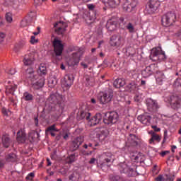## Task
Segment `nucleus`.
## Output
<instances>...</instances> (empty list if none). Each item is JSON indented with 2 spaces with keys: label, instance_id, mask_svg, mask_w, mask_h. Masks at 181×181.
Wrapping results in <instances>:
<instances>
[{
  "label": "nucleus",
  "instance_id": "nucleus-1",
  "mask_svg": "<svg viewBox=\"0 0 181 181\" xmlns=\"http://www.w3.org/2000/svg\"><path fill=\"white\" fill-rule=\"evenodd\" d=\"M97 98L98 101H99L100 104L102 105L109 104V103L112 101V98H114V90L108 88L105 90L100 91L98 94Z\"/></svg>",
  "mask_w": 181,
  "mask_h": 181
},
{
  "label": "nucleus",
  "instance_id": "nucleus-2",
  "mask_svg": "<svg viewBox=\"0 0 181 181\" xmlns=\"http://www.w3.org/2000/svg\"><path fill=\"white\" fill-rule=\"evenodd\" d=\"M118 118H119V116L117 112H107L105 114L103 122L105 125H110L111 127V125H114V124L118 122Z\"/></svg>",
  "mask_w": 181,
  "mask_h": 181
},
{
  "label": "nucleus",
  "instance_id": "nucleus-3",
  "mask_svg": "<svg viewBox=\"0 0 181 181\" xmlns=\"http://www.w3.org/2000/svg\"><path fill=\"white\" fill-rule=\"evenodd\" d=\"M161 22L163 26L165 28L172 26L176 22V13L174 11L167 12L162 16Z\"/></svg>",
  "mask_w": 181,
  "mask_h": 181
},
{
  "label": "nucleus",
  "instance_id": "nucleus-4",
  "mask_svg": "<svg viewBox=\"0 0 181 181\" xmlns=\"http://www.w3.org/2000/svg\"><path fill=\"white\" fill-rule=\"evenodd\" d=\"M159 6H160L159 0H150L146 6V13L148 15H153L158 11Z\"/></svg>",
  "mask_w": 181,
  "mask_h": 181
},
{
  "label": "nucleus",
  "instance_id": "nucleus-5",
  "mask_svg": "<svg viewBox=\"0 0 181 181\" xmlns=\"http://www.w3.org/2000/svg\"><path fill=\"white\" fill-rule=\"evenodd\" d=\"M52 45L55 57H62V54H63V50H64V45L62 43V40L54 38Z\"/></svg>",
  "mask_w": 181,
  "mask_h": 181
},
{
  "label": "nucleus",
  "instance_id": "nucleus-6",
  "mask_svg": "<svg viewBox=\"0 0 181 181\" xmlns=\"http://www.w3.org/2000/svg\"><path fill=\"white\" fill-rule=\"evenodd\" d=\"M88 8L89 9V12L87 15L86 21L88 23H93V22H95V19H97L98 12L95 9V6H94V4H88Z\"/></svg>",
  "mask_w": 181,
  "mask_h": 181
},
{
  "label": "nucleus",
  "instance_id": "nucleus-7",
  "mask_svg": "<svg viewBox=\"0 0 181 181\" xmlns=\"http://www.w3.org/2000/svg\"><path fill=\"white\" fill-rule=\"evenodd\" d=\"M138 6V0H126L123 5V9L126 12H132Z\"/></svg>",
  "mask_w": 181,
  "mask_h": 181
},
{
  "label": "nucleus",
  "instance_id": "nucleus-8",
  "mask_svg": "<svg viewBox=\"0 0 181 181\" xmlns=\"http://www.w3.org/2000/svg\"><path fill=\"white\" fill-rule=\"evenodd\" d=\"M157 69L158 66H156V64H151L150 66H146V69L141 71V75L144 78L149 77L150 76H152L153 73H156L158 71Z\"/></svg>",
  "mask_w": 181,
  "mask_h": 181
},
{
  "label": "nucleus",
  "instance_id": "nucleus-9",
  "mask_svg": "<svg viewBox=\"0 0 181 181\" xmlns=\"http://www.w3.org/2000/svg\"><path fill=\"white\" fill-rule=\"evenodd\" d=\"M83 142H84L83 136H80L75 138L71 142L70 150L72 152H74V151H77V149H78V148H80V145H81V144H83Z\"/></svg>",
  "mask_w": 181,
  "mask_h": 181
},
{
  "label": "nucleus",
  "instance_id": "nucleus-10",
  "mask_svg": "<svg viewBox=\"0 0 181 181\" xmlns=\"http://www.w3.org/2000/svg\"><path fill=\"white\" fill-rule=\"evenodd\" d=\"M169 102L173 110H179V108H181V99L178 96H170Z\"/></svg>",
  "mask_w": 181,
  "mask_h": 181
},
{
  "label": "nucleus",
  "instance_id": "nucleus-11",
  "mask_svg": "<svg viewBox=\"0 0 181 181\" xmlns=\"http://www.w3.org/2000/svg\"><path fill=\"white\" fill-rule=\"evenodd\" d=\"M124 38L121 35H112L110 38V45L115 47H119L122 45Z\"/></svg>",
  "mask_w": 181,
  "mask_h": 181
},
{
  "label": "nucleus",
  "instance_id": "nucleus-12",
  "mask_svg": "<svg viewBox=\"0 0 181 181\" xmlns=\"http://www.w3.org/2000/svg\"><path fill=\"white\" fill-rule=\"evenodd\" d=\"M54 28H55V32L57 33V35H64V33L66 32V28H67V24L66 23H56L54 25Z\"/></svg>",
  "mask_w": 181,
  "mask_h": 181
},
{
  "label": "nucleus",
  "instance_id": "nucleus-13",
  "mask_svg": "<svg viewBox=\"0 0 181 181\" xmlns=\"http://www.w3.org/2000/svg\"><path fill=\"white\" fill-rule=\"evenodd\" d=\"M104 160L103 162L100 164L101 168H104V166H107L110 168V165L107 163H111V162H114V159L112 157L114 156L111 153H104L103 155Z\"/></svg>",
  "mask_w": 181,
  "mask_h": 181
},
{
  "label": "nucleus",
  "instance_id": "nucleus-14",
  "mask_svg": "<svg viewBox=\"0 0 181 181\" xmlns=\"http://www.w3.org/2000/svg\"><path fill=\"white\" fill-rule=\"evenodd\" d=\"M117 25H118V18H112L107 21L106 28L109 32H113L117 29Z\"/></svg>",
  "mask_w": 181,
  "mask_h": 181
},
{
  "label": "nucleus",
  "instance_id": "nucleus-15",
  "mask_svg": "<svg viewBox=\"0 0 181 181\" xmlns=\"http://www.w3.org/2000/svg\"><path fill=\"white\" fill-rule=\"evenodd\" d=\"M73 81H74V78L71 75H65L64 80L62 81V86L65 88H70L73 86Z\"/></svg>",
  "mask_w": 181,
  "mask_h": 181
},
{
  "label": "nucleus",
  "instance_id": "nucleus-16",
  "mask_svg": "<svg viewBox=\"0 0 181 181\" xmlns=\"http://www.w3.org/2000/svg\"><path fill=\"white\" fill-rule=\"evenodd\" d=\"M25 66H32L33 62H35V54L33 52H30L28 54H25L23 60Z\"/></svg>",
  "mask_w": 181,
  "mask_h": 181
},
{
  "label": "nucleus",
  "instance_id": "nucleus-17",
  "mask_svg": "<svg viewBox=\"0 0 181 181\" xmlns=\"http://www.w3.org/2000/svg\"><path fill=\"white\" fill-rule=\"evenodd\" d=\"M103 119V115L101 113H97L96 115L93 116L91 119H89L90 122V127H95V125L100 124Z\"/></svg>",
  "mask_w": 181,
  "mask_h": 181
},
{
  "label": "nucleus",
  "instance_id": "nucleus-18",
  "mask_svg": "<svg viewBox=\"0 0 181 181\" xmlns=\"http://www.w3.org/2000/svg\"><path fill=\"white\" fill-rule=\"evenodd\" d=\"M146 105L149 110V111H155L159 108V106L158 105V103L156 100H153L151 98H148L146 100Z\"/></svg>",
  "mask_w": 181,
  "mask_h": 181
},
{
  "label": "nucleus",
  "instance_id": "nucleus-19",
  "mask_svg": "<svg viewBox=\"0 0 181 181\" xmlns=\"http://www.w3.org/2000/svg\"><path fill=\"white\" fill-rule=\"evenodd\" d=\"M39 138H40V134L37 132L32 131L28 134V140L30 144L38 142Z\"/></svg>",
  "mask_w": 181,
  "mask_h": 181
},
{
  "label": "nucleus",
  "instance_id": "nucleus-20",
  "mask_svg": "<svg viewBox=\"0 0 181 181\" xmlns=\"http://www.w3.org/2000/svg\"><path fill=\"white\" fill-rule=\"evenodd\" d=\"M105 6H109V8H117L120 4V0H100Z\"/></svg>",
  "mask_w": 181,
  "mask_h": 181
},
{
  "label": "nucleus",
  "instance_id": "nucleus-21",
  "mask_svg": "<svg viewBox=\"0 0 181 181\" xmlns=\"http://www.w3.org/2000/svg\"><path fill=\"white\" fill-rule=\"evenodd\" d=\"M8 85L6 86V93L13 95L15 94V91H16V88H18V85H16L12 81H8Z\"/></svg>",
  "mask_w": 181,
  "mask_h": 181
},
{
  "label": "nucleus",
  "instance_id": "nucleus-22",
  "mask_svg": "<svg viewBox=\"0 0 181 181\" xmlns=\"http://www.w3.org/2000/svg\"><path fill=\"white\" fill-rule=\"evenodd\" d=\"M80 63V52H74L72 54V57L69 59V64L71 66H77V64Z\"/></svg>",
  "mask_w": 181,
  "mask_h": 181
},
{
  "label": "nucleus",
  "instance_id": "nucleus-23",
  "mask_svg": "<svg viewBox=\"0 0 181 181\" xmlns=\"http://www.w3.org/2000/svg\"><path fill=\"white\" fill-rule=\"evenodd\" d=\"M137 119L141 124H144V125H149V124H151V117L146 114L138 116Z\"/></svg>",
  "mask_w": 181,
  "mask_h": 181
},
{
  "label": "nucleus",
  "instance_id": "nucleus-24",
  "mask_svg": "<svg viewBox=\"0 0 181 181\" xmlns=\"http://www.w3.org/2000/svg\"><path fill=\"white\" fill-rule=\"evenodd\" d=\"M45 81H46L45 77L41 76L37 82L33 84V88L34 90H40L45 86Z\"/></svg>",
  "mask_w": 181,
  "mask_h": 181
},
{
  "label": "nucleus",
  "instance_id": "nucleus-25",
  "mask_svg": "<svg viewBox=\"0 0 181 181\" xmlns=\"http://www.w3.org/2000/svg\"><path fill=\"white\" fill-rule=\"evenodd\" d=\"M138 136L135 134H130L129 137V142L132 145V146H138Z\"/></svg>",
  "mask_w": 181,
  "mask_h": 181
},
{
  "label": "nucleus",
  "instance_id": "nucleus-26",
  "mask_svg": "<svg viewBox=\"0 0 181 181\" xmlns=\"http://www.w3.org/2000/svg\"><path fill=\"white\" fill-rule=\"evenodd\" d=\"M165 177H163V175H159L157 177L155 178L156 181H163L165 180L166 181H173L175 180V176H170L169 175H165Z\"/></svg>",
  "mask_w": 181,
  "mask_h": 181
},
{
  "label": "nucleus",
  "instance_id": "nucleus-27",
  "mask_svg": "<svg viewBox=\"0 0 181 181\" xmlns=\"http://www.w3.org/2000/svg\"><path fill=\"white\" fill-rule=\"evenodd\" d=\"M165 78V74L162 71H156V81L159 86H162L163 84V79Z\"/></svg>",
  "mask_w": 181,
  "mask_h": 181
},
{
  "label": "nucleus",
  "instance_id": "nucleus-28",
  "mask_svg": "<svg viewBox=\"0 0 181 181\" xmlns=\"http://www.w3.org/2000/svg\"><path fill=\"white\" fill-rule=\"evenodd\" d=\"M125 84V80L122 78H117L113 83V86L115 88H121V87H124Z\"/></svg>",
  "mask_w": 181,
  "mask_h": 181
},
{
  "label": "nucleus",
  "instance_id": "nucleus-29",
  "mask_svg": "<svg viewBox=\"0 0 181 181\" xmlns=\"http://www.w3.org/2000/svg\"><path fill=\"white\" fill-rule=\"evenodd\" d=\"M149 134H151V138L149 140V144H153V141H156L157 142H159L160 141H161L162 137H160V136L154 133L153 131H151Z\"/></svg>",
  "mask_w": 181,
  "mask_h": 181
},
{
  "label": "nucleus",
  "instance_id": "nucleus-30",
  "mask_svg": "<svg viewBox=\"0 0 181 181\" xmlns=\"http://www.w3.org/2000/svg\"><path fill=\"white\" fill-rule=\"evenodd\" d=\"M118 169L120 171V173H128V172H129V167L124 163L119 164Z\"/></svg>",
  "mask_w": 181,
  "mask_h": 181
},
{
  "label": "nucleus",
  "instance_id": "nucleus-31",
  "mask_svg": "<svg viewBox=\"0 0 181 181\" xmlns=\"http://www.w3.org/2000/svg\"><path fill=\"white\" fill-rule=\"evenodd\" d=\"M17 141L18 142H21V143L25 142V141H26V134L21 131L17 132Z\"/></svg>",
  "mask_w": 181,
  "mask_h": 181
},
{
  "label": "nucleus",
  "instance_id": "nucleus-32",
  "mask_svg": "<svg viewBox=\"0 0 181 181\" xmlns=\"http://www.w3.org/2000/svg\"><path fill=\"white\" fill-rule=\"evenodd\" d=\"M90 117H91V113L87 111H82L78 116V119H84V118H86L87 121H89Z\"/></svg>",
  "mask_w": 181,
  "mask_h": 181
},
{
  "label": "nucleus",
  "instance_id": "nucleus-33",
  "mask_svg": "<svg viewBox=\"0 0 181 181\" xmlns=\"http://www.w3.org/2000/svg\"><path fill=\"white\" fill-rule=\"evenodd\" d=\"M98 138H102V139H105L108 136V129L105 128H100V134H98Z\"/></svg>",
  "mask_w": 181,
  "mask_h": 181
},
{
  "label": "nucleus",
  "instance_id": "nucleus-34",
  "mask_svg": "<svg viewBox=\"0 0 181 181\" xmlns=\"http://www.w3.org/2000/svg\"><path fill=\"white\" fill-rule=\"evenodd\" d=\"M127 88L130 92L135 91L136 90V83L134 81H130L127 86Z\"/></svg>",
  "mask_w": 181,
  "mask_h": 181
},
{
  "label": "nucleus",
  "instance_id": "nucleus-35",
  "mask_svg": "<svg viewBox=\"0 0 181 181\" xmlns=\"http://www.w3.org/2000/svg\"><path fill=\"white\" fill-rule=\"evenodd\" d=\"M69 179L71 181H78L80 180V173L74 172L71 175H69Z\"/></svg>",
  "mask_w": 181,
  "mask_h": 181
},
{
  "label": "nucleus",
  "instance_id": "nucleus-36",
  "mask_svg": "<svg viewBox=\"0 0 181 181\" xmlns=\"http://www.w3.org/2000/svg\"><path fill=\"white\" fill-rule=\"evenodd\" d=\"M10 142H11V140L8 136L4 135L2 136V143H3L4 148H9Z\"/></svg>",
  "mask_w": 181,
  "mask_h": 181
},
{
  "label": "nucleus",
  "instance_id": "nucleus-37",
  "mask_svg": "<svg viewBox=\"0 0 181 181\" xmlns=\"http://www.w3.org/2000/svg\"><path fill=\"white\" fill-rule=\"evenodd\" d=\"M23 99L25 101H33V95L28 92H25L23 95Z\"/></svg>",
  "mask_w": 181,
  "mask_h": 181
},
{
  "label": "nucleus",
  "instance_id": "nucleus-38",
  "mask_svg": "<svg viewBox=\"0 0 181 181\" xmlns=\"http://www.w3.org/2000/svg\"><path fill=\"white\" fill-rule=\"evenodd\" d=\"M6 160H7V162H15L16 160V154L11 153L6 156Z\"/></svg>",
  "mask_w": 181,
  "mask_h": 181
},
{
  "label": "nucleus",
  "instance_id": "nucleus-39",
  "mask_svg": "<svg viewBox=\"0 0 181 181\" xmlns=\"http://www.w3.org/2000/svg\"><path fill=\"white\" fill-rule=\"evenodd\" d=\"M125 28L129 33H135V26L132 23H128Z\"/></svg>",
  "mask_w": 181,
  "mask_h": 181
},
{
  "label": "nucleus",
  "instance_id": "nucleus-40",
  "mask_svg": "<svg viewBox=\"0 0 181 181\" xmlns=\"http://www.w3.org/2000/svg\"><path fill=\"white\" fill-rule=\"evenodd\" d=\"M117 23H119L120 28H122V29H123L124 28L127 27V21H125V18H124L123 17H120L119 18V20L117 21Z\"/></svg>",
  "mask_w": 181,
  "mask_h": 181
},
{
  "label": "nucleus",
  "instance_id": "nucleus-41",
  "mask_svg": "<svg viewBox=\"0 0 181 181\" xmlns=\"http://www.w3.org/2000/svg\"><path fill=\"white\" fill-rule=\"evenodd\" d=\"M35 18H36L35 11H30V13H28V16L26 17V18L30 22H32L33 19H35Z\"/></svg>",
  "mask_w": 181,
  "mask_h": 181
},
{
  "label": "nucleus",
  "instance_id": "nucleus-42",
  "mask_svg": "<svg viewBox=\"0 0 181 181\" xmlns=\"http://www.w3.org/2000/svg\"><path fill=\"white\" fill-rule=\"evenodd\" d=\"M59 132V129L56 128V124H52L49 127H48L46 129V132Z\"/></svg>",
  "mask_w": 181,
  "mask_h": 181
},
{
  "label": "nucleus",
  "instance_id": "nucleus-43",
  "mask_svg": "<svg viewBox=\"0 0 181 181\" xmlns=\"http://www.w3.org/2000/svg\"><path fill=\"white\" fill-rule=\"evenodd\" d=\"M78 155L76 153L71 154L67 160L68 163H73L74 162H76V158H77Z\"/></svg>",
  "mask_w": 181,
  "mask_h": 181
},
{
  "label": "nucleus",
  "instance_id": "nucleus-44",
  "mask_svg": "<svg viewBox=\"0 0 181 181\" xmlns=\"http://www.w3.org/2000/svg\"><path fill=\"white\" fill-rule=\"evenodd\" d=\"M35 71L33 68L28 69L26 71L27 77H28V78H33V77H35L33 75Z\"/></svg>",
  "mask_w": 181,
  "mask_h": 181
},
{
  "label": "nucleus",
  "instance_id": "nucleus-45",
  "mask_svg": "<svg viewBox=\"0 0 181 181\" xmlns=\"http://www.w3.org/2000/svg\"><path fill=\"white\" fill-rule=\"evenodd\" d=\"M5 18H6V22H8V23H11L12 21H13L12 18V13L11 12L6 13Z\"/></svg>",
  "mask_w": 181,
  "mask_h": 181
},
{
  "label": "nucleus",
  "instance_id": "nucleus-46",
  "mask_svg": "<svg viewBox=\"0 0 181 181\" xmlns=\"http://www.w3.org/2000/svg\"><path fill=\"white\" fill-rule=\"evenodd\" d=\"M110 180L112 181H122V177L119 175H114L110 177Z\"/></svg>",
  "mask_w": 181,
  "mask_h": 181
},
{
  "label": "nucleus",
  "instance_id": "nucleus-47",
  "mask_svg": "<svg viewBox=\"0 0 181 181\" xmlns=\"http://www.w3.org/2000/svg\"><path fill=\"white\" fill-rule=\"evenodd\" d=\"M30 21H29V20L25 18L23 20H22L21 25L23 28H25V26H28L29 25Z\"/></svg>",
  "mask_w": 181,
  "mask_h": 181
},
{
  "label": "nucleus",
  "instance_id": "nucleus-48",
  "mask_svg": "<svg viewBox=\"0 0 181 181\" xmlns=\"http://www.w3.org/2000/svg\"><path fill=\"white\" fill-rule=\"evenodd\" d=\"M39 70L41 74H46V73H47L46 71V66L45 64H41L39 67Z\"/></svg>",
  "mask_w": 181,
  "mask_h": 181
},
{
  "label": "nucleus",
  "instance_id": "nucleus-49",
  "mask_svg": "<svg viewBox=\"0 0 181 181\" xmlns=\"http://www.w3.org/2000/svg\"><path fill=\"white\" fill-rule=\"evenodd\" d=\"M162 52V51H160V49H153L151 50V54H152L153 56H159V54Z\"/></svg>",
  "mask_w": 181,
  "mask_h": 181
},
{
  "label": "nucleus",
  "instance_id": "nucleus-50",
  "mask_svg": "<svg viewBox=\"0 0 181 181\" xmlns=\"http://www.w3.org/2000/svg\"><path fill=\"white\" fill-rule=\"evenodd\" d=\"M166 59V55H165V52H160L158 55V62H162V60H165Z\"/></svg>",
  "mask_w": 181,
  "mask_h": 181
},
{
  "label": "nucleus",
  "instance_id": "nucleus-51",
  "mask_svg": "<svg viewBox=\"0 0 181 181\" xmlns=\"http://www.w3.org/2000/svg\"><path fill=\"white\" fill-rule=\"evenodd\" d=\"M150 59L153 62H159V58L158 55L150 54Z\"/></svg>",
  "mask_w": 181,
  "mask_h": 181
},
{
  "label": "nucleus",
  "instance_id": "nucleus-52",
  "mask_svg": "<svg viewBox=\"0 0 181 181\" xmlns=\"http://www.w3.org/2000/svg\"><path fill=\"white\" fill-rule=\"evenodd\" d=\"M175 87H181V78H177L174 83Z\"/></svg>",
  "mask_w": 181,
  "mask_h": 181
},
{
  "label": "nucleus",
  "instance_id": "nucleus-53",
  "mask_svg": "<svg viewBox=\"0 0 181 181\" xmlns=\"http://www.w3.org/2000/svg\"><path fill=\"white\" fill-rule=\"evenodd\" d=\"M141 100H142V98L141 97V95H136L134 96V101H136V103H141Z\"/></svg>",
  "mask_w": 181,
  "mask_h": 181
},
{
  "label": "nucleus",
  "instance_id": "nucleus-54",
  "mask_svg": "<svg viewBox=\"0 0 181 181\" xmlns=\"http://www.w3.org/2000/svg\"><path fill=\"white\" fill-rule=\"evenodd\" d=\"M33 177H35V173H30L28 175V176L26 177V179L28 180H32V179H33Z\"/></svg>",
  "mask_w": 181,
  "mask_h": 181
},
{
  "label": "nucleus",
  "instance_id": "nucleus-55",
  "mask_svg": "<svg viewBox=\"0 0 181 181\" xmlns=\"http://www.w3.org/2000/svg\"><path fill=\"white\" fill-rule=\"evenodd\" d=\"M166 139H168V130L164 131V137H163V140L162 141V144H165V142H166Z\"/></svg>",
  "mask_w": 181,
  "mask_h": 181
},
{
  "label": "nucleus",
  "instance_id": "nucleus-56",
  "mask_svg": "<svg viewBox=\"0 0 181 181\" xmlns=\"http://www.w3.org/2000/svg\"><path fill=\"white\" fill-rule=\"evenodd\" d=\"M30 43H32V45H35V43H37V40L35 39V36H31Z\"/></svg>",
  "mask_w": 181,
  "mask_h": 181
},
{
  "label": "nucleus",
  "instance_id": "nucleus-57",
  "mask_svg": "<svg viewBox=\"0 0 181 181\" xmlns=\"http://www.w3.org/2000/svg\"><path fill=\"white\" fill-rule=\"evenodd\" d=\"M15 73H16V71L13 69H9L8 71V74H11V76H13V74H15Z\"/></svg>",
  "mask_w": 181,
  "mask_h": 181
},
{
  "label": "nucleus",
  "instance_id": "nucleus-58",
  "mask_svg": "<svg viewBox=\"0 0 181 181\" xmlns=\"http://www.w3.org/2000/svg\"><path fill=\"white\" fill-rule=\"evenodd\" d=\"M153 129H154L155 132H159L160 131V128H158L156 125L152 126Z\"/></svg>",
  "mask_w": 181,
  "mask_h": 181
},
{
  "label": "nucleus",
  "instance_id": "nucleus-59",
  "mask_svg": "<svg viewBox=\"0 0 181 181\" xmlns=\"http://www.w3.org/2000/svg\"><path fill=\"white\" fill-rule=\"evenodd\" d=\"M34 2L36 5H42V2H43V0H34Z\"/></svg>",
  "mask_w": 181,
  "mask_h": 181
},
{
  "label": "nucleus",
  "instance_id": "nucleus-60",
  "mask_svg": "<svg viewBox=\"0 0 181 181\" xmlns=\"http://www.w3.org/2000/svg\"><path fill=\"white\" fill-rule=\"evenodd\" d=\"M97 160V159L93 158H90V161H89V163L90 165H94V163H95V161Z\"/></svg>",
  "mask_w": 181,
  "mask_h": 181
},
{
  "label": "nucleus",
  "instance_id": "nucleus-61",
  "mask_svg": "<svg viewBox=\"0 0 181 181\" xmlns=\"http://www.w3.org/2000/svg\"><path fill=\"white\" fill-rule=\"evenodd\" d=\"M1 111L4 115H6V117H8V112L6 111V109L5 107H3Z\"/></svg>",
  "mask_w": 181,
  "mask_h": 181
},
{
  "label": "nucleus",
  "instance_id": "nucleus-62",
  "mask_svg": "<svg viewBox=\"0 0 181 181\" xmlns=\"http://www.w3.org/2000/svg\"><path fill=\"white\" fill-rule=\"evenodd\" d=\"M5 39V34L3 33H0V42H2Z\"/></svg>",
  "mask_w": 181,
  "mask_h": 181
},
{
  "label": "nucleus",
  "instance_id": "nucleus-63",
  "mask_svg": "<svg viewBox=\"0 0 181 181\" xmlns=\"http://www.w3.org/2000/svg\"><path fill=\"white\" fill-rule=\"evenodd\" d=\"M81 66H82V67H83V69H88V65H87V64H86L84 62H81Z\"/></svg>",
  "mask_w": 181,
  "mask_h": 181
},
{
  "label": "nucleus",
  "instance_id": "nucleus-64",
  "mask_svg": "<svg viewBox=\"0 0 181 181\" xmlns=\"http://www.w3.org/2000/svg\"><path fill=\"white\" fill-rule=\"evenodd\" d=\"M166 153H169V151H163L160 153L161 156H165Z\"/></svg>",
  "mask_w": 181,
  "mask_h": 181
}]
</instances>
